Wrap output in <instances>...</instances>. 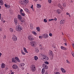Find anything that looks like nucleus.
Returning a JSON list of instances; mask_svg holds the SVG:
<instances>
[{"label":"nucleus","instance_id":"nucleus-7","mask_svg":"<svg viewBox=\"0 0 74 74\" xmlns=\"http://www.w3.org/2000/svg\"><path fill=\"white\" fill-rule=\"evenodd\" d=\"M12 68L13 69L16 70V69H18V66L15 64H13L12 66Z\"/></svg>","mask_w":74,"mask_h":74},{"label":"nucleus","instance_id":"nucleus-5","mask_svg":"<svg viewBox=\"0 0 74 74\" xmlns=\"http://www.w3.org/2000/svg\"><path fill=\"white\" fill-rule=\"evenodd\" d=\"M42 67H44V69H45L46 70H47L48 69V66L46 65V64H43L42 65Z\"/></svg>","mask_w":74,"mask_h":74},{"label":"nucleus","instance_id":"nucleus-52","mask_svg":"<svg viewBox=\"0 0 74 74\" xmlns=\"http://www.w3.org/2000/svg\"><path fill=\"white\" fill-rule=\"evenodd\" d=\"M64 44L65 46H67V43H65Z\"/></svg>","mask_w":74,"mask_h":74},{"label":"nucleus","instance_id":"nucleus-59","mask_svg":"<svg viewBox=\"0 0 74 74\" xmlns=\"http://www.w3.org/2000/svg\"><path fill=\"white\" fill-rule=\"evenodd\" d=\"M2 54L0 52V56H1V55Z\"/></svg>","mask_w":74,"mask_h":74},{"label":"nucleus","instance_id":"nucleus-30","mask_svg":"<svg viewBox=\"0 0 74 74\" xmlns=\"http://www.w3.org/2000/svg\"><path fill=\"white\" fill-rule=\"evenodd\" d=\"M60 12H61V11H60V10L58 9L57 10V13H58V14H60Z\"/></svg>","mask_w":74,"mask_h":74},{"label":"nucleus","instance_id":"nucleus-25","mask_svg":"<svg viewBox=\"0 0 74 74\" xmlns=\"http://www.w3.org/2000/svg\"><path fill=\"white\" fill-rule=\"evenodd\" d=\"M38 59V57H37V56H34V59L35 60H37Z\"/></svg>","mask_w":74,"mask_h":74},{"label":"nucleus","instance_id":"nucleus-19","mask_svg":"<svg viewBox=\"0 0 74 74\" xmlns=\"http://www.w3.org/2000/svg\"><path fill=\"white\" fill-rule=\"evenodd\" d=\"M41 5L39 4H37V7L38 8H41Z\"/></svg>","mask_w":74,"mask_h":74},{"label":"nucleus","instance_id":"nucleus-40","mask_svg":"<svg viewBox=\"0 0 74 74\" xmlns=\"http://www.w3.org/2000/svg\"><path fill=\"white\" fill-rule=\"evenodd\" d=\"M66 62L68 63H69V64H70V62L69 61V60H67Z\"/></svg>","mask_w":74,"mask_h":74},{"label":"nucleus","instance_id":"nucleus-22","mask_svg":"<svg viewBox=\"0 0 74 74\" xmlns=\"http://www.w3.org/2000/svg\"><path fill=\"white\" fill-rule=\"evenodd\" d=\"M62 6L63 7L66 8V2L63 3L62 4Z\"/></svg>","mask_w":74,"mask_h":74},{"label":"nucleus","instance_id":"nucleus-45","mask_svg":"<svg viewBox=\"0 0 74 74\" xmlns=\"http://www.w3.org/2000/svg\"><path fill=\"white\" fill-rule=\"evenodd\" d=\"M4 5L5 6V7H7V6L8 5H7V4H4Z\"/></svg>","mask_w":74,"mask_h":74},{"label":"nucleus","instance_id":"nucleus-36","mask_svg":"<svg viewBox=\"0 0 74 74\" xmlns=\"http://www.w3.org/2000/svg\"><path fill=\"white\" fill-rule=\"evenodd\" d=\"M45 63L46 64H49V62L47 61H45Z\"/></svg>","mask_w":74,"mask_h":74},{"label":"nucleus","instance_id":"nucleus-31","mask_svg":"<svg viewBox=\"0 0 74 74\" xmlns=\"http://www.w3.org/2000/svg\"><path fill=\"white\" fill-rule=\"evenodd\" d=\"M32 33L34 34V35H37V33L36 32H35L34 31H32Z\"/></svg>","mask_w":74,"mask_h":74},{"label":"nucleus","instance_id":"nucleus-13","mask_svg":"<svg viewBox=\"0 0 74 74\" xmlns=\"http://www.w3.org/2000/svg\"><path fill=\"white\" fill-rule=\"evenodd\" d=\"M17 18L18 19H19V20H21L22 19V16H21V15L19 14L17 16Z\"/></svg>","mask_w":74,"mask_h":74},{"label":"nucleus","instance_id":"nucleus-11","mask_svg":"<svg viewBox=\"0 0 74 74\" xmlns=\"http://www.w3.org/2000/svg\"><path fill=\"white\" fill-rule=\"evenodd\" d=\"M30 43L31 44V45L32 47H34V45H35V42L34 41H31L30 42Z\"/></svg>","mask_w":74,"mask_h":74},{"label":"nucleus","instance_id":"nucleus-2","mask_svg":"<svg viewBox=\"0 0 74 74\" xmlns=\"http://www.w3.org/2000/svg\"><path fill=\"white\" fill-rule=\"evenodd\" d=\"M23 1H20L21 4H23L24 5H26L27 3H29V0H23Z\"/></svg>","mask_w":74,"mask_h":74},{"label":"nucleus","instance_id":"nucleus-61","mask_svg":"<svg viewBox=\"0 0 74 74\" xmlns=\"http://www.w3.org/2000/svg\"><path fill=\"white\" fill-rule=\"evenodd\" d=\"M41 45L40 44V47H41Z\"/></svg>","mask_w":74,"mask_h":74},{"label":"nucleus","instance_id":"nucleus-62","mask_svg":"<svg viewBox=\"0 0 74 74\" xmlns=\"http://www.w3.org/2000/svg\"><path fill=\"white\" fill-rule=\"evenodd\" d=\"M53 48H56V47H55V46H54V47H53Z\"/></svg>","mask_w":74,"mask_h":74},{"label":"nucleus","instance_id":"nucleus-29","mask_svg":"<svg viewBox=\"0 0 74 74\" xmlns=\"http://www.w3.org/2000/svg\"><path fill=\"white\" fill-rule=\"evenodd\" d=\"M25 11L27 12H29V10L27 8H25Z\"/></svg>","mask_w":74,"mask_h":74},{"label":"nucleus","instance_id":"nucleus-34","mask_svg":"<svg viewBox=\"0 0 74 74\" xmlns=\"http://www.w3.org/2000/svg\"><path fill=\"white\" fill-rule=\"evenodd\" d=\"M20 20H21V22L22 23H25V21L24 20H22V19H21Z\"/></svg>","mask_w":74,"mask_h":74},{"label":"nucleus","instance_id":"nucleus-43","mask_svg":"<svg viewBox=\"0 0 74 74\" xmlns=\"http://www.w3.org/2000/svg\"><path fill=\"white\" fill-rule=\"evenodd\" d=\"M6 38V35H4V37H3V38L4 39H5Z\"/></svg>","mask_w":74,"mask_h":74},{"label":"nucleus","instance_id":"nucleus-35","mask_svg":"<svg viewBox=\"0 0 74 74\" xmlns=\"http://www.w3.org/2000/svg\"><path fill=\"white\" fill-rule=\"evenodd\" d=\"M10 32H13L14 30H13V29L12 28H10Z\"/></svg>","mask_w":74,"mask_h":74},{"label":"nucleus","instance_id":"nucleus-17","mask_svg":"<svg viewBox=\"0 0 74 74\" xmlns=\"http://www.w3.org/2000/svg\"><path fill=\"white\" fill-rule=\"evenodd\" d=\"M4 4V2L2 0H0V5H3Z\"/></svg>","mask_w":74,"mask_h":74},{"label":"nucleus","instance_id":"nucleus-57","mask_svg":"<svg viewBox=\"0 0 74 74\" xmlns=\"http://www.w3.org/2000/svg\"><path fill=\"white\" fill-rule=\"evenodd\" d=\"M24 69H25V68H23V67H22V70H24Z\"/></svg>","mask_w":74,"mask_h":74},{"label":"nucleus","instance_id":"nucleus-50","mask_svg":"<svg viewBox=\"0 0 74 74\" xmlns=\"http://www.w3.org/2000/svg\"><path fill=\"white\" fill-rule=\"evenodd\" d=\"M45 74H48V72H47V71H46L45 72Z\"/></svg>","mask_w":74,"mask_h":74},{"label":"nucleus","instance_id":"nucleus-60","mask_svg":"<svg viewBox=\"0 0 74 74\" xmlns=\"http://www.w3.org/2000/svg\"><path fill=\"white\" fill-rule=\"evenodd\" d=\"M3 21V22L4 23H5V21Z\"/></svg>","mask_w":74,"mask_h":74},{"label":"nucleus","instance_id":"nucleus-38","mask_svg":"<svg viewBox=\"0 0 74 74\" xmlns=\"http://www.w3.org/2000/svg\"><path fill=\"white\" fill-rule=\"evenodd\" d=\"M49 3H51L52 2V0H48Z\"/></svg>","mask_w":74,"mask_h":74},{"label":"nucleus","instance_id":"nucleus-49","mask_svg":"<svg viewBox=\"0 0 74 74\" xmlns=\"http://www.w3.org/2000/svg\"><path fill=\"white\" fill-rule=\"evenodd\" d=\"M53 21H57V18H55L54 19H53Z\"/></svg>","mask_w":74,"mask_h":74},{"label":"nucleus","instance_id":"nucleus-53","mask_svg":"<svg viewBox=\"0 0 74 74\" xmlns=\"http://www.w3.org/2000/svg\"><path fill=\"white\" fill-rule=\"evenodd\" d=\"M22 64V66H25V64L24 63H23Z\"/></svg>","mask_w":74,"mask_h":74},{"label":"nucleus","instance_id":"nucleus-3","mask_svg":"<svg viewBox=\"0 0 74 74\" xmlns=\"http://www.w3.org/2000/svg\"><path fill=\"white\" fill-rule=\"evenodd\" d=\"M31 70L32 71L34 72L36 71V66L34 65H32L31 67Z\"/></svg>","mask_w":74,"mask_h":74},{"label":"nucleus","instance_id":"nucleus-1","mask_svg":"<svg viewBox=\"0 0 74 74\" xmlns=\"http://www.w3.org/2000/svg\"><path fill=\"white\" fill-rule=\"evenodd\" d=\"M23 29L22 27L21 26V25H17L16 27V31L18 32H20L21 30H22Z\"/></svg>","mask_w":74,"mask_h":74},{"label":"nucleus","instance_id":"nucleus-37","mask_svg":"<svg viewBox=\"0 0 74 74\" xmlns=\"http://www.w3.org/2000/svg\"><path fill=\"white\" fill-rule=\"evenodd\" d=\"M44 21L45 22V23L47 22V19H44Z\"/></svg>","mask_w":74,"mask_h":74},{"label":"nucleus","instance_id":"nucleus-23","mask_svg":"<svg viewBox=\"0 0 74 74\" xmlns=\"http://www.w3.org/2000/svg\"><path fill=\"white\" fill-rule=\"evenodd\" d=\"M44 73H45V69L43 68L42 70V74H44Z\"/></svg>","mask_w":74,"mask_h":74},{"label":"nucleus","instance_id":"nucleus-18","mask_svg":"<svg viewBox=\"0 0 74 74\" xmlns=\"http://www.w3.org/2000/svg\"><path fill=\"white\" fill-rule=\"evenodd\" d=\"M61 70L62 73H66V70H65L64 69H63L62 68H61Z\"/></svg>","mask_w":74,"mask_h":74},{"label":"nucleus","instance_id":"nucleus-41","mask_svg":"<svg viewBox=\"0 0 74 74\" xmlns=\"http://www.w3.org/2000/svg\"><path fill=\"white\" fill-rule=\"evenodd\" d=\"M22 12H23V10H22V9H21L20 11V13H21Z\"/></svg>","mask_w":74,"mask_h":74},{"label":"nucleus","instance_id":"nucleus-42","mask_svg":"<svg viewBox=\"0 0 74 74\" xmlns=\"http://www.w3.org/2000/svg\"><path fill=\"white\" fill-rule=\"evenodd\" d=\"M49 36L50 37H52V34L51 33L49 34Z\"/></svg>","mask_w":74,"mask_h":74},{"label":"nucleus","instance_id":"nucleus-32","mask_svg":"<svg viewBox=\"0 0 74 74\" xmlns=\"http://www.w3.org/2000/svg\"><path fill=\"white\" fill-rule=\"evenodd\" d=\"M20 14L22 16H25V13H22V12H21V13H20Z\"/></svg>","mask_w":74,"mask_h":74},{"label":"nucleus","instance_id":"nucleus-26","mask_svg":"<svg viewBox=\"0 0 74 74\" xmlns=\"http://www.w3.org/2000/svg\"><path fill=\"white\" fill-rule=\"evenodd\" d=\"M23 49L24 51L26 53H28V52L27 51V49H26L25 47H23Z\"/></svg>","mask_w":74,"mask_h":74},{"label":"nucleus","instance_id":"nucleus-47","mask_svg":"<svg viewBox=\"0 0 74 74\" xmlns=\"http://www.w3.org/2000/svg\"><path fill=\"white\" fill-rule=\"evenodd\" d=\"M49 22L51 21H53V19H49Z\"/></svg>","mask_w":74,"mask_h":74},{"label":"nucleus","instance_id":"nucleus-4","mask_svg":"<svg viewBox=\"0 0 74 74\" xmlns=\"http://www.w3.org/2000/svg\"><path fill=\"white\" fill-rule=\"evenodd\" d=\"M49 56H51L52 58H53V53L52 51L51 50L49 51Z\"/></svg>","mask_w":74,"mask_h":74},{"label":"nucleus","instance_id":"nucleus-12","mask_svg":"<svg viewBox=\"0 0 74 74\" xmlns=\"http://www.w3.org/2000/svg\"><path fill=\"white\" fill-rule=\"evenodd\" d=\"M60 24H64L65 23V21L64 20H62L60 22Z\"/></svg>","mask_w":74,"mask_h":74},{"label":"nucleus","instance_id":"nucleus-6","mask_svg":"<svg viewBox=\"0 0 74 74\" xmlns=\"http://www.w3.org/2000/svg\"><path fill=\"white\" fill-rule=\"evenodd\" d=\"M28 38L29 41H33L34 40V38L32 37V35H29L28 36Z\"/></svg>","mask_w":74,"mask_h":74},{"label":"nucleus","instance_id":"nucleus-20","mask_svg":"<svg viewBox=\"0 0 74 74\" xmlns=\"http://www.w3.org/2000/svg\"><path fill=\"white\" fill-rule=\"evenodd\" d=\"M5 64L4 63H2V64L1 65V67L2 69H3L4 68H5Z\"/></svg>","mask_w":74,"mask_h":74},{"label":"nucleus","instance_id":"nucleus-46","mask_svg":"<svg viewBox=\"0 0 74 74\" xmlns=\"http://www.w3.org/2000/svg\"><path fill=\"white\" fill-rule=\"evenodd\" d=\"M10 8V6L9 5H8V6H7V8Z\"/></svg>","mask_w":74,"mask_h":74},{"label":"nucleus","instance_id":"nucleus-48","mask_svg":"<svg viewBox=\"0 0 74 74\" xmlns=\"http://www.w3.org/2000/svg\"><path fill=\"white\" fill-rule=\"evenodd\" d=\"M55 74H60V73L58 72H56Z\"/></svg>","mask_w":74,"mask_h":74},{"label":"nucleus","instance_id":"nucleus-15","mask_svg":"<svg viewBox=\"0 0 74 74\" xmlns=\"http://www.w3.org/2000/svg\"><path fill=\"white\" fill-rule=\"evenodd\" d=\"M14 22L16 25L18 24V20L16 18H14Z\"/></svg>","mask_w":74,"mask_h":74},{"label":"nucleus","instance_id":"nucleus-64","mask_svg":"<svg viewBox=\"0 0 74 74\" xmlns=\"http://www.w3.org/2000/svg\"><path fill=\"white\" fill-rule=\"evenodd\" d=\"M62 35H63V32H62Z\"/></svg>","mask_w":74,"mask_h":74},{"label":"nucleus","instance_id":"nucleus-58","mask_svg":"<svg viewBox=\"0 0 74 74\" xmlns=\"http://www.w3.org/2000/svg\"><path fill=\"white\" fill-rule=\"evenodd\" d=\"M72 55L73 56V57H74V53H73V54H72Z\"/></svg>","mask_w":74,"mask_h":74},{"label":"nucleus","instance_id":"nucleus-27","mask_svg":"<svg viewBox=\"0 0 74 74\" xmlns=\"http://www.w3.org/2000/svg\"><path fill=\"white\" fill-rule=\"evenodd\" d=\"M30 29H33V24H30Z\"/></svg>","mask_w":74,"mask_h":74},{"label":"nucleus","instance_id":"nucleus-16","mask_svg":"<svg viewBox=\"0 0 74 74\" xmlns=\"http://www.w3.org/2000/svg\"><path fill=\"white\" fill-rule=\"evenodd\" d=\"M12 62H13V63H16V61L15 59H14V58H12Z\"/></svg>","mask_w":74,"mask_h":74},{"label":"nucleus","instance_id":"nucleus-10","mask_svg":"<svg viewBox=\"0 0 74 74\" xmlns=\"http://www.w3.org/2000/svg\"><path fill=\"white\" fill-rule=\"evenodd\" d=\"M12 40L13 41H16L17 40V37L15 35L13 36V37H12Z\"/></svg>","mask_w":74,"mask_h":74},{"label":"nucleus","instance_id":"nucleus-14","mask_svg":"<svg viewBox=\"0 0 74 74\" xmlns=\"http://www.w3.org/2000/svg\"><path fill=\"white\" fill-rule=\"evenodd\" d=\"M14 58L15 59H16V60L18 62H21V60H19V58H18V57H16L15 58Z\"/></svg>","mask_w":74,"mask_h":74},{"label":"nucleus","instance_id":"nucleus-21","mask_svg":"<svg viewBox=\"0 0 74 74\" xmlns=\"http://www.w3.org/2000/svg\"><path fill=\"white\" fill-rule=\"evenodd\" d=\"M61 48L62 49H63V50H66V49H67V48H66L64 47L63 46H61Z\"/></svg>","mask_w":74,"mask_h":74},{"label":"nucleus","instance_id":"nucleus-56","mask_svg":"<svg viewBox=\"0 0 74 74\" xmlns=\"http://www.w3.org/2000/svg\"><path fill=\"white\" fill-rule=\"evenodd\" d=\"M9 74H14V72H12V73H9Z\"/></svg>","mask_w":74,"mask_h":74},{"label":"nucleus","instance_id":"nucleus-55","mask_svg":"<svg viewBox=\"0 0 74 74\" xmlns=\"http://www.w3.org/2000/svg\"><path fill=\"white\" fill-rule=\"evenodd\" d=\"M1 14H0V20L1 19Z\"/></svg>","mask_w":74,"mask_h":74},{"label":"nucleus","instance_id":"nucleus-28","mask_svg":"<svg viewBox=\"0 0 74 74\" xmlns=\"http://www.w3.org/2000/svg\"><path fill=\"white\" fill-rule=\"evenodd\" d=\"M36 29L38 32H40V27H36Z\"/></svg>","mask_w":74,"mask_h":74},{"label":"nucleus","instance_id":"nucleus-51","mask_svg":"<svg viewBox=\"0 0 74 74\" xmlns=\"http://www.w3.org/2000/svg\"><path fill=\"white\" fill-rule=\"evenodd\" d=\"M3 20H4V19H3V18H1V21H2V22H3Z\"/></svg>","mask_w":74,"mask_h":74},{"label":"nucleus","instance_id":"nucleus-8","mask_svg":"<svg viewBox=\"0 0 74 74\" xmlns=\"http://www.w3.org/2000/svg\"><path fill=\"white\" fill-rule=\"evenodd\" d=\"M49 36L48 34H44L43 35V38H47Z\"/></svg>","mask_w":74,"mask_h":74},{"label":"nucleus","instance_id":"nucleus-39","mask_svg":"<svg viewBox=\"0 0 74 74\" xmlns=\"http://www.w3.org/2000/svg\"><path fill=\"white\" fill-rule=\"evenodd\" d=\"M21 53H22V54L23 55H25V52H24L23 51H21Z\"/></svg>","mask_w":74,"mask_h":74},{"label":"nucleus","instance_id":"nucleus-54","mask_svg":"<svg viewBox=\"0 0 74 74\" xmlns=\"http://www.w3.org/2000/svg\"><path fill=\"white\" fill-rule=\"evenodd\" d=\"M66 15H70V13L67 12L66 13Z\"/></svg>","mask_w":74,"mask_h":74},{"label":"nucleus","instance_id":"nucleus-9","mask_svg":"<svg viewBox=\"0 0 74 74\" xmlns=\"http://www.w3.org/2000/svg\"><path fill=\"white\" fill-rule=\"evenodd\" d=\"M43 56V59H45V60H48L49 59V58L47 56H46V55H44Z\"/></svg>","mask_w":74,"mask_h":74},{"label":"nucleus","instance_id":"nucleus-63","mask_svg":"<svg viewBox=\"0 0 74 74\" xmlns=\"http://www.w3.org/2000/svg\"><path fill=\"white\" fill-rule=\"evenodd\" d=\"M73 47H74V44H73Z\"/></svg>","mask_w":74,"mask_h":74},{"label":"nucleus","instance_id":"nucleus-33","mask_svg":"<svg viewBox=\"0 0 74 74\" xmlns=\"http://www.w3.org/2000/svg\"><path fill=\"white\" fill-rule=\"evenodd\" d=\"M39 52V50L38 49H35V52H36V53H38Z\"/></svg>","mask_w":74,"mask_h":74},{"label":"nucleus","instance_id":"nucleus-24","mask_svg":"<svg viewBox=\"0 0 74 74\" xmlns=\"http://www.w3.org/2000/svg\"><path fill=\"white\" fill-rule=\"evenodd\" d=\"M58 7L60 8L61 9H62L63 8V7H62V5H60V3H59L58 4Z\"/></svg>","mask_w":74,"mask_h":74},{"label":"nucleus","instance_id":"nucleus-44","mask_svg":"<svg viewBox=\"0 0 74 74\" xmlns=\"http://www.w3.org/2000/svg\"><path fill=\"white\" fill-rule=\"evenodd\" d=\"M39 38H43V36H40L39 37Z\"/></svg>","mask_w":74,"mask_h":74}]
</instances>
